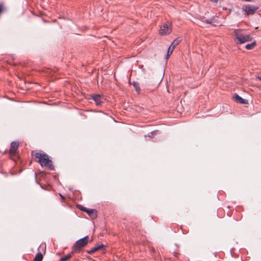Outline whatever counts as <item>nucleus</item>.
I'll use <instances>...</instances> for the list:
<instances>
[{
	"instance_id": "nucleus-8",
	"label": "nucleus",
	"mask_w": 261,
	"mask_h": 261,
	"mask_svg": "<svg viewBox=\"0 0 261 261\" xmlns=\"http://www.w3.org/2000/svg\"><path fill=\"white\" fill-rule=\"evenodd\" d=\"M92 99L97 106H99L102 103V101L101 100V97L100 95H94L92 97Z\"/></svg>"
},
{
	"instance_id": "nucleus-16",
	"label": "nucleus",
	"mask_w": 261,
	"mask_h": 261,
	"mask_svg": "<svg viewBox=\"0 0 261 261\" xmlns=\"http://www.w3.org/2000/svg\"><path fill=\"white\" fill-rule=\"evenodd\" d=\"M172 50H171V46H169L167 53V55L166 57V59H168L169 58V56L172 54Z\"/></svg>"
},
{
	"instance_id": "nucleus-7",
	"label": "nucleus",
	"mask_w": 261,
	"mask_h": 261,
	"mask_svg": "<svg viewBox=\"0 0 261 261\" xmlns=\"http://www.w3.org/2000/svg\"><path fill=\"white\" fill-rule=\"evenodd\" d=\"M235 100L240 103L246 104L248 103L247 100L242 98L238 94H236L234 95Z\"/></svg>"
},
{
	"instance_id": "nucleus-10",
	"label": "nucleus",
	"mask_w": 261,
	"mask_h": 261,
	"mask_svg": "<svg viewBox=\"0 0 261 261\" xmlns=\"http://www.w3.org/2000/svg\"><path fill=\"white\" fill-rule=\"evenodd\" d=\"M103 246V244H100L97 246L94 247L91 249L90 250L87 251V253L89 254H91L95 251H97L99 249L101 248Z\"/></svg>"
},
{
	"instance_id": "nucleus-21",
	"label": "nucleus",
	"mask_w": 261,
	"mask_h": 261,
	"mask_svg": "<svg viewBox=\"0 0 261 261\" xmlns=\"http://www.w3.org/2000/svg\"><path fill=\"white\" fill-rule=\"evenodd\" d=\"M257 78L259 81H261V76H257Z\"/></svg>"
},
{
	"instance_id": "nucleus-4",
	"label": "nucleus",
	"mask_w": 261,
	"mask_h": 261,
	"mask_svg": "<svg viewBox=\"0 0 261 261\" xmlns=\"http://www.w3.org/2000/svg\"><path fill=\"white\" fill-rule=\"evenodd\" d=\"M171 31V24L169 22H167L161 27L159 33L161 35H166L169 34Z\"/></svg>"
},
{
	"instance_id": "nucleus-17",
	"label": "nucleus",
	"mask_w": 261,
	"mask_h": 261,
	"mask_svg": "<svg viewBox=\"0 0 261 261\" xmlns=\"http://www.w3.org/2000/svg\"><path fill=\"white\" fill-rule=\"evenodd\" d=\"M205 22L208 24H213L214 22H215V21H213L212 19H205L204 20Z\"/></svg>"
},
{
	"instance_id": "nucleus-19",
	"label": "nucleus",
	"mask_w": 261,
	"mask_h": 261,
	"mask_svg": "<svg viewBox=\"0 0 261 261\" xmlns=\"http://www.w3.org/2000/svg\"><path fill=\"white\" fill-rule=\"evenodd\" d=\"M4 11V9L3 8V5L0 4V14L3 12Z\"/></svg>"
},
{
	"instance_id": "nucleus-3",
	"label": "nucleus",
	"mask_w": 261,
	"mask_h": 261,
	"mask_svg": "<svg viewBox=\"0 0 261 261\" xmlns=\"http://www.w3.org/2000/svg\"><path fill=\"white\" fill-rule=\"evenodd\" d=\"M89 237L88 236H85V237L77 240L75 244L74 245V250H79L82 247L86 246L88 242Z\"/></svg>"
},
{
	"instance_id": "nucleus-12",
	"label": "nucleus",
	"mask_w": 261,
	"mask_h": 261,
	"mask_svg": "<svg viewBox=\"0 0 261 261\" xmlns=\"http://www.w3.org/2000/svg\"><path fill=\"white\" fill-rule=\"evenodd\" d=\"M133 86L135 88L136 92L138 93H139L140 92V88L139 83L137 82H133Z\"/></svg>"
},
{
	"instance_id": "nucleus-23",
	"label": "nucleus",
	"mask_w": 261,
	"mask_h": 261,
	"mask_svg": "<svg viewBox=\"0 0 261 261\" xmlns=\"http://www.w3.org/2000/svg\"><path fill=\"white\" fill-rule=\"evenodd\" d=\"M174 48H173V46H171V50H172V51L173 50Z\"/></svg>"
},
{
	"instance_id": "nucleus-2",
	"label": "nucleus",
	"mask_w": 261,
	"mask_h": 261,
	"mask_svg": "<svg viewBox=\"0 0 261 261\" xmlns=\"http://www.w3.org/2000/svg\"><path fill=\"white\" fill-rule=\"evenodd\" d=\"M234 40L238 44H243L246 42L251 41V37L247 34H243L240 30H236L234 31Z\"/></svg>"
},
{
	"instance_id": "nucleus-1",
	"label": "nucleus",
	"mask_w": 261,
	"mask_h": 261,
	"mask_svg": "<svg viewBox=\"0 0 261 261\" xmlns=\"http://www.w3.org/2000/svg\"><path fill=\"white\" fill-rule=\"evenodd\" d=\"M32 155L41 166L48 167L50 169L53 168L52 161L49 160L47 154L33 151Z\"/></svg>"
},
{
	"instance_id": "nucleus-18",
	"label": "nucleus",
	"mask_w": 261,
	"mask_h": 261,
	"mask_svg": "<svg viewBox=\"0 0 261 261\" xmlns=\"http://www.w3.org/2000/svg\"><path fill=\"white\" fill-rule=\"evenodd\" d=\"M80 209L83 212H87L88 208L81 206V208Z\"/></svg>"
},
{
	"instance_id": "nucleus-20",
	"label": "nucleus",
	"mask_w": 261,
	"mask_h": 261,
	"mask_svg": "<svg viewBox=\"0 0 261 261\" xmlns=\"http://www.w3.org/2000/svg\"><path fill=\"white\" fill-rule=\"evenodd\" d=\"M211 1L215 3H217L218 2V0H210Z\"/></svg>"
},
{
	"instance_id": "nucleus-6",
	"label": "nucleus",
	"mask_w": 261,
	"mask_h": 261,
	"mask_svg": "<svg viewBox=\"0 0 261 261\" xmlns=\"http://www.w3.org/2000/svg\"><path fill=\"white\" fill-rule=\"evenodd\" d=\"M19 146V143L18 142H12L11 143L10 148V154L11 156H14L17 152Z\"/></svg>"
},
{
	"instance_id": "nucleus-22",
	"label": "nucleus",
	"mask_w": 261,
	"mask_h": 261,
	"mask_svg": "<svg viewBox=\"0 0 261 261\" xmlns=\"http://www.w3.org/2000/svg\"><path fill=\"white\" fill-rule=\"evenodd\" d=\"M151 133L153 134H156V131H153Z\"/></svg>"
},
{
	"instance_id": "nucleus-13",
	"label": "nucleus",
	"mask_w": 261,
	"mask_h": 261,
	"mask_svg": "<svg viewBox=\"0 0 261 261\" xmlns=\"http://www.w3.org/2000/svg\"><path fill=\"white\" fill-rule=\"evenodd\" d=\"M181 39L180 38H177L175 40L173 41V42L172 43V44L170 45V46H173V48H174L180 42Z\"/></svg>"
},
{
	"instance_id": "nucleus-11",
	"label": "nucleus",
	"mask_w": 261,
	"mask_h": 261,
	"mask_svg": "<svg viewBox=\"0 0 261 261\" xmlns=\"http://www.w3.org/2000/svg\"><path fill=\"white\" fill-rule=\"evenodd\" d=\"M42 259H43V255L41 253L39 252L36 255V256L34 259V261H42Z\"/></svg>"
},
{
	"instance_id": "nucleus-15",
	"label": "nucleus",
	"mask_w": 261,
	"mask_h": 261,
	"mask_svg": "<svg viewBox=\"0 0 261 261\" xmlns=\"http://www.w3.org/2000/svg\"><path fill=\"white\" fill-rule=\"evenodd\" d=\"M71 256H72V255L71 253L68 254L67 255H65V256L61 257L60 258V261L67 260L68 259H69V258H70L71 257Z\"/></svg>"
},
{
	"instance_id": "nucleus-24",
	"label": "nucleus",
	"mask_w": 261,
	"mask_h": 261,
	"mask_svg": "<svg viewBox=\"0 0 261 261\" xmlns=\"http://www.w3.org/2000/svg\"><path fill=\"white\" fill-rule=\"evenodd\" d=\"M60 196H61V197L63 198V196H62V195H61V194H60Z\"/></svg>"
},
{
	"instance_id": "nucleus-14",
	"label": "nucleus",
	"mask_w": 261,
	"mask_h": 261,
	"mask_svg": "<svg viewBox=\"0 0 261 261\" xmlns=\"http://www.w3.org/2000/svg\"><path fill=\"white\" fill-rule=\"evenodd\" d=\"M255 45H256V42H253L250 44H247L245 46V48L247 49L250 50V49H252Z\"/></svg>"
},
{
	"instance_id": "nucleus-5",
	"label": "nucleus",
	"mask_w": 261,
	"mask_h": 261,
	"mask_svg": "<svg viewBox=\"0 0 261 261\" xmlns=\"http://www.w3.org/2000/svg\"><path fill=\"white\" fill-rule=\"evenodd\" d=\"M258 7L252 5H247L243 6L242 9L247 15H252L258 10Z\"/></svg>"
},
{
	"instance_id": "nucleus-9",
	"label": "nucleus",
	"mask_w": 261,
	"mask_h": 261,
	"mask_svg": "<svg viewBox=\"0 0 261 261\" xmlns=\"http://www.w3.org/2000/svg\"><path fill=\"white\" fill-rule=\"evenodd\" d=\"M86 213L93 219L96 218L97 216V212L94 209H88Z\"/></svg>"
}]
</instances>
